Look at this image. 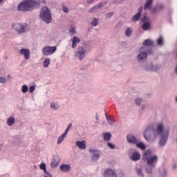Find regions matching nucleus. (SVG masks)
I'll return each instance as SVG.
<instances>
[{
    "label": "nucleus",
    "instance_id": "ea45409f",
    "mask_svg": "<svg viewBox=\"0 0 177 177\" xmlns=\"http://www.w3.org/2000/svg\"><path fill=\"white\" fill-rule=\"evenodd\" d=\"M72 127H73V123H69L64 133L67 135V133H68V131H70V129H71Z\"/></svg>",
    "mask_w": 177,
    "mask_h": 177
},
{
    "label": "nucleus",
    "instance_id": "bf43d9fd",
    "mask_svg": "<svg viewBox=\"0 0 177 177\" xmlns=\"http://www.w3.org/2000/svg\"><path fill=\"white\" fill-rule=\"evenodd\" d=\"M124 173H120V174L119 176H120V177H124Z\"/></svg>",
    "mask_w": 177,
    "mask_h": 177
},
{
    "label": "nucleus",
    "instance_id": "58836bf2",
    "mask_svg": "<svg viewBox=\"0 0 177 177\" xmlns=\"http://www.w3.org/2000/svg\"><path fill=\"white\" fill-rule=\"evenodd\" d=\"M143 102V100L142 98H136L135 100V103L137 106H140Z\"/></svg>",
    "mask_w": 177,
    "mask_h": 177
},
{
    "label": "nucleus",
    "instance_id": "c03bdc74",
    "mask_svg": "<svg viewBox=\"0 0 177 177\" xmlns=\"http://www.w3.org/2000/svg\"><path fill=\"white\" fill-rule=\"evenodd\" d=\"M107 146H109V147L111 148L112 150H114V149H115V145H114L111 142H107Z\"/></svg>",
    "mask_w": 177,
    "mask_h": 177
},
{
    "label": "nucleus",
    "instance_id": "5fc2aeb1",
    "mask_svg": "<svg viewBox=\"0 0 177 177\" xmlns=\"http://www.w3.org/2000/svg\"><path fill=\"white\" fill-rule=\"evenodd\" d=\"M163 6L162 5H161L160 6H156V10H158V9H162Z\"/></svg>",
    "mask_w": 177,
    "mask_h": 177
},
{
    "label": "nucleus",
    "instance_id": "cd10ccee",
    "mask_svg": "<svg viewBox=\"0 0 177 177\" xmlns=\"http://www.w3.org/2000/svg\"><path fill=\"white\" fill-rule=\"evenodd\" d=\"M66 136H67V134H65V133L61 135V136H59L57 140V145H60L64 140V138Z\"/></svg>",
    "mask_w": 177,
    "mask_h": 177
},
{
    "label": "nucleus",
    "instance_id": "864d4df0",
    "mask_svg": "<svg viewBox=\"0 0 177 177\" xmlns=\"http://www.w3.org/2000/svg\"><path fill=\"white\" fill-rule=\"evenodd\" d=\"M141 21L142 23H145V21H146V15H144L142 17H141Z\"/></svg>",
    "mask_w": 177,
    "mask_h": 177
},
{
    "label": "nucleus",
    "instance_id": "39448f33",
    "mask_svg": "<svg viewBox=\"0 0 177 177\" xmlns=\"http://www.w3.org/2000/svg\"><path fill=\"white\" fill-rule=\"evenodd\" d=\"M12 28L17 32V34H24V32L30 31V27H28L27 23L14 24H12Z\"/></svg>",
    "mask_w": 177,
    "mask_h": 177
},
{
    "label": "nucleus",
    "instance_id": "423d86ee",
    "mask_svg": "<svg viewBox=\"0 0 177 177\" xmlns=\"http://www.w3.org/2000/svg\"><path fill=\"white\" fill-rule=\"evenodd\" d=\"M25 2L26 3V6L29 12L34 10L35 8H39L41 5V0H25Z\"/></svg>",
    "mask_w": 177,
    "mask_h": 177
},
{
    "label": "nucleus",
    "instance_id": "5701e85b",
    "mask_svg": "<svg viewBox=\"0 0 177 177\" xmlns=\"http://www.w3.org/2000/svg\"><path fill=\"white\" fill-rule=\"evenodd\" d=\"M131 159L133 161H138L140 160V153H139V152H133L132 153Z\"/></svg>",
    "mask_w": 177,
    "mask_h": 177
},
{
    "label": "nucleus",
    "instance_id": "6e6552de",
    "mask_svg": "<svg viewBox=\"0 0 177 177\" xmlns=\"http://www.w3.org/2000/svg\"><path fill=\"white\" fill-rule=\"evenodd\" d=\"M75 56L79 59V60H84L86 56V50L81 46L77 47V50L75 53Z\"/></svg>",
    "mask_w": 177,
    "mask_h": 177
},
{
    "label": "nucleus",
    "instance_id": "20e7f679",
    "mask_svg": "<svg viewBox=\"0 0 177 177\" xmlns=\"http://www.w3.org/2000/svg\"><path fill=\"white\" fill-rule=\"evenodd\" d=\"M151 55H153V50L151 48L141 47L137 55V60L138 62H143V60H146V59H147V56Z\"/></svg>",
    "mask_w": 177,
    "mask_h": 177
},
{
    "label": "nucleus",
    "instance_id": "774afa93",
    "mask_svg": "<svg viewBox=\"0 0 177 177\" xmlns=\"http://www.w3.org/2000/svg\"><path fill=\"white\" fill-rule=\"evenodd\" d=\"M176 102H177V97H176Z\"/></svg>",
    "mask_w": 177,
    "mask_h": 177
},
{
    "label": "nucleus",
    "instance_id": "69168bd1",
    "mask_svg": "<svg viewBox=\"0 0 177 177\" xmlns=\"http://www.w3.org/2000/svg\"><path fill=\"white\" fill-rule=\"evenodd\" d=\"M176 167H177V165H174V169H175V168H176Z\"/></svg>",
    "mask_w": 177,
    "mask_h": 177
},
{
    "label": "nucleus",
    "instance_id": "9b49d317",
    "mask_svg": "<svg viewBox=\"0 0 177 177\" xmlns=\"http://www.w3.org/2000/svg\"><path fill=\"white\" fill-rule=\"evenodd\" d=\"M153 2H154V0H147L144 6V10L154 12L156 8H151L153 7Z\"/></svg>",
    "mask_w": 177,
    "mask_h": 177
},
{
    "label": "nucleus",
    "instance_id": "393cba45",
    "mask_svg": "<svg viewBox=\"0 0 177 177\" xmlns=\"http://www.w3.org/2000/svg\"><path fill=\"white\" fill-rule=\"evenodd\" d=\"M144 70L146 71H153L154 70V64L151 62L149 65L144 66Z\"/></svg>",
    "mask_w": 177,
    "mask_h": 177
},
{
    "label": "nucleus",
    "instance_id": "052dcab7",
    "mask_svg": "<svg viewBox=\"0 0 177 177\" xmlns=\"http://www.w3.org/2000/svg\"><path fill=\"white\" fill-rule=\"evenodd\" d=\"M42 2H43L44 3H46V0H42Z\"/></svg>",
    "mask_w": 177,
    "mask_h": 177
},
{
    "label": "nucleus",
    "instance_id": "f3484780",
    "mask_svg": "<svg viewBox=\"0 0 177 177\" xmlns=\"http://www.w3.org/2000/svg\"><path fill=\"white\" fill-rule=\"evenodd\" d=\"M151 156H153V152L151 151V150L148 149L144 152L142 156V160L144 161H146L147 160H149V158H151V157H153Z\"/></svg>",
    "mask_w": 177,
    "mask_h": 177
},
{
    "label": "nucleus",
    "instance_id": "72a5a7b5",
    "mask_svg": "<svg viewBox=\"0 0 177 177\" xmlns=\"http://www.w3.org/2000/svg\"><path fill=\"white\" fill-rule=\"evenodd\" d=\"M49 64H50V59L47 58L44 61L43 66L45 68H48V67H49Z\"/></svg>",
    "mask_w": 177,
    "mask_h": 177
},
{
    "label": "nucleus",
    "instance_id": "09e8293b",
    "mask_svg": "<svg viewBox=\"0 0 177 177\" xmlns=\"http://www.w3.org/2000/svg\"><path fill=\"white\" fill-rule=\"evenodd\" d=\"M160 175H161L162 177L167 176V171L163 170V172H160Z\"/></svg>",
    "mask_w": 177,
    "mask_h": 177
},
{
    "label": "nucleus",
    "instance_id": "2eb2a0df",
    "mask_svg": "<svg viewBox=\"0 0 177 177\" xmlns=\"http://www.w3.org/2000/svg\"><path fill=\"white\" fill-rule=\"evenodd\" d=\"M142 45V47L145 48V49H147V47L153 48V46H154V41L150 39H147L144 41Z\"/></svg>",
    "mask_w": 177,
    "mask_h": 177
},
{
    "label": "nucleus",
    "instance_id": "4be33fe9",
    "mask_svg": "<svg viewBox=\"0 0 177 177\" xmlns=\"http://www.w3.org/2000/svg\"><path fill=\"white\" fill-rule=\"evenodd\" d=\"M15 116L11 115L7 118V125L8 127H13V125H15Z\"/></svg>",
    "mask_w": 177,
    "mask_h": 177
},
{
    "label": "nucleus",
    "instance_id": "a18cd8bd",
    "mask_svg": "<svg viewBox=\"0 0 177 177\" xmlns=\"http://www.w3.org/2000/svg\"><path fill=\"white\" fill-rule=\"evenodd\" d=\"M0 84H6V78L0 77Z\"/></svg>",
    "mask_w": 177,
    "mask_h": 177
},
{
    "label": "nucleus",
    "instance_id": "603ef678",
    "mask_svg": "<svg viewBox=\"0 0 177 177\" xmlns=\"http://www.w3.org/2000/svg\"><path fill=\"white\" fill-rule=\"evenodd\" d=\"M142 12H143V7H140L138 8V13H140V15Z\"/></svg>",
    "mask_w": 177,
    "mask_h": 177
},
{
    "label": "nucleus",
    "instance_id": "3c124183",
    "mask_svg": "<svg viewBox=\"0 0 177 177\" xmlns=\"http://www.w3.org/2000/svg\"><path fill=\"white\" fill-rule=\"evenodd\" d=\"M146 107H147V106L145 104H142L141 106V110H146Z\"/></svg>",
    "mask_w": 177,
    "mask_h": 177
},
{
    "label": "nucleus",
    "instance_id": "412c9836",
    "mask_svg": "<svg viewBox=\"0 0 177 177\" xmlns=\"http://www.w3.org/2000/svg\"><path fill=\"white\" fill-rule=\"evenodd\" d=\"M76 146L81 150H85L86 149V142L85 140L76 142Z\"/></svg>",
    "mask_w": 177,
    "mask_h": 177
},
{
    "label": "nucleus",
    "instance_id": "c9c22d12",
    "mask_svg": "<svg viewBox=\"0 0 177 177\" xmlns=\"http://www.w3.org/2000/svg\"><path fill=\"white\" fill-rule=\"evenodd\" d=\"M136 146L137 147H138V149H140L141 150H146V146L145 145V144H143V142H137Z\"/></svg>",
    "mask_w": 177,
    "mask_h": 177
},
{
    "label": "nucleus",
    "instance_id": "79ce46f5",
    "mask_svg": "<svg viewBox=\"0 0 177 177\" xmlns=\"http://www.w3.org/2000/svg\"><path fill=\"white\" fill-rule=\"evenodd\" d=\"M77 30L74 28L69 29V34L71 36L75 35Z\"/></svg>",
    "mask_w": 177,
    "mask_h": 177
},
{
    "label": "nucleus",
    "instance_id": "e433bc0d",
    "mask_svg": "<svg viewBox=\"0 0 177 177\" xmlns=\"http://www.w3.org/2000/svg\"><path fill=\"white\" fill-rule=\"evenodd\" d=\"M21 91L22 93H27V92H28V86L24 84L21 87Z\"/></svg>",
    "mask_w": 177,
    "mask_h": 177
},
{
    "label": "nucleus",
    "instance_id": "ddd939ff",
    "mask_svg": "<svg viewBox=\"0 0 177 177\" xmlns=\"http://www.w3.org/2000/svg\"><path fill=\"white\" fill-rule=\"evenodd\" d=\"M17 10H19V12H29L28 7H27V3H26V0L23 1L18 5Z\"/></svg>",
    "mask_w": 177,
    "mask_h": 177
},
{
    "label": "nucleus",
    "instance_id": "aec40b11",
    "mask_svg": "<svg viewBox=\"0 0 177 177\" xmlns=\"http://www.w3.org/2000/svg\"><path fill=\"white\" fill-rule=\"evenodd\" d=\"M81 42V39L77 37L74 36L72 39V49H75L77 48V44H80Z\"/></svg>",
    "mask_w": 177,
    "mask_h": 177
},
{
    "label": "nucleus",
    "instance_id": "37998d69",
    "mask_svg": "<svg viewBox=\"0 0 177 177\" xmlns=\"http://www.w3.org/2000/svg\"><path fill=\"white\" fill-rule=\"evenodd\" d=\"M113 15H114V12H111L106 15V19H111V17H113Z\"/></svg>",
    "mask_w": 177,
    "mask_h": 177
},
{
    "label": "nucleus",
    "instance_id": "6ab92c4d",
    "mask_svg": "<svg viewBox=\"0 0 177 177\" xmlns=\"http://www.w3.org/2000/svg\"><path fill=\"white\" fill-rule=\"evenodd\" d=\"M59 169L62 172H70L71 171V166L67 164H62L59 166Z\"/></svg>",
    "mask_w": 177,
    "mask_h": 177
},
{
    "label": "nucleus",
    "instance_id": "de8ad7c7",
    "mask_svg": "<svg viewBox=\"0 0 177 177\" xmlns=\"http://www.w3.org/2000/svg\"><path fill=\"white\" fill-rule=\"evenodd\" d=\"M34 91H35V86H30L29 87L30 93H32V92H34Z\"/></svg>",
    "mask_w": 177,
    "mask_h": 177
},
{
    "label": "nucleus",
    "instance_id": "f8f14e48",
    "mask_svg": "<svg viewBox=\"0 0 177 177\" xmlns=\"http://www.w3.org/2000/svg\"><path fill=\"white\" fill-rule=\"evenodd\" d=\"M104 3L103 2H100L98 4L94 6L93 8H90L88 12L89 13H95V12H97L99 9H102V8H104Z\"/></svg>",
    "mask_w": 177,
    "mask_h": 177
},
{
    "label": "nucleus",
    "instance_id": "8fccbe9b",
    "mask_svg": "<svg viewBox=\"0 0 177 177\" xmlns=\"http://www.w3.org/2000/svg\"><path fill=\"white\" fill-rule=\"evenodd\" d=\"M62 10H63V12H64V13H67L68 12V8L64 6L62 8Z\"/></svg>",
    "mask_w": 177,
    "mask_h": 177
},
{
    "label": "nucleus",
    "instance_id": "4468645a",
    "mask_svg": "<svg viewBox=\"0 0 177 177\" xmlns=\"http://www.w3.org/2000/svg\"><path fill=\"white\" fill-rule=\"evenodd\" d=\"M127 140L130 145H136L138 143V139L133 134H128L127 136Z\"/></svg>",
    "mask_w": 177,
    "mask_h": 177
},
{
    "label": "nucleus",
    "instance_id": "f704fd0d",
    "mask_svg": "<svg viewBox=\"0 0 177 177\" xmlns=\"http://www.w3.org/2000/svg\"><path fill=\"white\" fill-rule=\"evenodd\" d=\"M142 28L144 31H147V30H149L150 28V24H149V22H146L142 26Z\"/></svg>",
    "mask_w": 177,
    "mask_h": 177
},
{
    "label": "nucleus",
    "instance_id": "49530a36",
    "mask_svg": "<svg viewBox=\"0 0 177 177\" xmlns=\"http://www.w3.org/2000/svg\"><path fill=\"white\" fill-rule=\"evenodd\" d=\"M39 168L41 170H44L46 168V165L44 162H42L39 165Z\"/></svg>",
    "mask_w": 177,
    "mask_h": 177
},
{
    "label": "nucleus",
    "instance_id": "0eeeda50",
    "mask_svg": "<svg viewBox=\"0 0 177 177\" xmlns=\"http://www.w3.org/2000/svg\"><path fill=\"white\" fill-rule=\"evenodd\" d=\"M56 50H57L56 46H46L42 48L41 52L44 56H51Z\"/></svg>",
    "mask_w": 177,
    "mask_h": 177
},
{
    "label": "nucleus",
    "instance_id": "c756f323",
    "mask_svg": "<svg viewBox=\"0 0 177 177\" xmlns=\"http://www.w3.org/2000/svg\"><path fill=\"white\" fill-rule=\"evenodd\" d=\"M50 109H53V110H58L59 107L60 106L59 105V103L57 102H52L50 105Z\"/></svg>",
    "mask_w": 177,
    "mask_h": 177
},
{
    "label": "nucleus",
    "instance_id": "7ed1b4c3",
    "mask_svg": "<svg viewBox=\"0 0 177 177\" xmlns=\"http://www.w3.org/2000/svg\"><path fill=\"white\" fill-rule=\"evenodd\" d=\"M39 17L42 21H44L46 24L52 23V15H50V10H49L48 7L41 8Z\"/></svg>",
    "mask_w": 177,
    "mask_h": 177
},
{
    "label": "nucleus",
    "instance_id": "bb28decb",
    "mask_svg": "<svg viewBox=\"0 0 177 177\" xmlns=\"http://www.w3.org/2000/svg\"><path fill=\"white\" fill-rule=\"evenodd\" d=\"M146 161H147L148 165H153L156 162V156H153L152 157L147 159Z\"/></svg>",
    "mask_w": 177,
    "mask_h": 177
},
{
    "label": "nucleus",
    "instance_id": "dca6fc26",
    "mask_svg": "<svg viewBox=\"0 0 177 177\" xmlns=\"http://www.w3.org/2000/svg\"><path fill=\"white\" fill-rule=\"evenodd\" d=\"M60 162V158L59 156H55L50 163L51 168H56Z\"/></svg>",
    "mask_w": 177,
    "mask_h": 177
},
{
    "label": "nucleus",
    "instance_id": "13d9d810",
    "mask_svg": "<svg viewBox=\"0 0 177 177\" xmlns=\"http://www.w3.org/2000/svg\"><path fill=\"white\" fill-rule=\"evenodd\" d=\"M44 177H52V174H46Z\"/></svg>",
    "mask_w": 177,
    "mask_h": 177
},
{
    "label": "nucleus",
    "instance_id": "a211bd4d",
    "mask_svg": "<svg viewBox=\"0 0 177 177\" xmlns=\"http://www.w3.org/2000/svg\"><path fill=\"white\" fill-rule=\"evenodd\" d=\"M104 177H117V174L114 170L108 169L104 172Z\"/></svg>",
    "mask_w": 177,
    "mask_h": 177
},
{
    "label": "nucleus",
    "instance_id": "0e129e2a",
    "mask_svg": "<svg viewBox=\"0 0 177 177\" xmlns=\"http://www.w3.org/2000/svg\"><path fill=\"white\" fill-rule=\"evenodd\" d=\"M2 2H3V0H0V5L2 3Z\"/></svg>",
    "mask_w": 177,
    "mask_h": 177
},
{
    "label": "nucleus",
    "instance_id": "6e6d98bb",
    "mask_svg": "<svg viewBox=\"0 0 177 177\" xmlns=\"http://www.w3.org/2000/svg\"><path fill=\"white\" fill-rule=\"evenodd\" d=\"M44 174H46V175H49L50 174L49 172H48V171H46V168L45 169H43Z\"/></svg>",
    "mask_w": 177,
    "mask_h": 177
},
{
    "label": "nucleus",
    "instance_id": "a878e982",
    "mask_svg": "<svg viewBox=\"0 0 177 177\" xmlns=\"http://www.w3.org/2000/svg\"><path fill=\"white\" fill-rule=\"evenodd\" d=\"M154 169V165H148L146 167V172L149 175H151L153 174V169Z\"/></svg>",
    "mask_w": 177,
    "mask_h": 177
},
{
    "label": "nucleus",
    "instance_id": "f257e3e1",
    "mask_svg": "<svg viewBox=\"0 0 177 177\" xmlns=\"http://www.w3.org/2000/svg\"><path fill=\"white\" fill-rule=\"evenodd\" d=\"M143 136L147 142H153L156 139V123H150L147 126Z\"/></svg>",
    "mask_w": 177,
    "mask_h": 177
},
{
    "label": "nucleus",
    "instance_id": "f03ea898",
    "mask_svg": "<svg viewBox=\"0 0 177 177\" xmlns=\"http://www.w3.org/2000/svg\"><path fill=\"white\" fill-rule=\"evenodd\" d=\"M156 133L158 135H161L162 138L160 140V145L164 146L168 140V131H164V125L162 124H159L156 129Z\"/></svg>",
    "mask_w": 177,
    "mask_h": 177
},
{
    "label": "nucleus",
    "instance_id": "b1692460",
    "mask_svg": "<svg viewBox=\"0 0 177 177\" xmlns=\"http://www.w3.org/2000/svg\"><path fill=\"white\" fill-rule=\"evenodd\" d=\"M103 139L105 142L110 141V139H111V133L110 132H105L103 133Z\"/></svg>",
    "mask_w": 177,
    "mask_h": 177
},
{
    "label": "nucleus",
    "instance_id": "e2e57ef3",
    "mask_svg": "<svg viewBox=\"0 0 177 177\" xmlns=\"http://www.w3.org/2000/svg\"><path fill=\"white\" fill-rule=\"evenodd\" d=\"M97 121H99V117L96 116Z\"/></svg>",
    "mask_w": 177,
    "mask_h": 177
},
{
    "label": "nucleus",
    "instance_id": "a19ab883",
    "mask_svg": "<svg viewBox=\"0 0 177 177\" xmlns=\"http://www.w3.org/2000/svg\"><path fill=\"white\" fill-rule=\"evenodd\" d=\"M136 174L140 177H144L145 175L143 174V171L141 170V169H136Z\"/></svg>",
    "mask_w": 177,
    "mask_h": 177
},
{
    "label": "nucleus",
    "instance_id": "4d7b16f0",
    "mask_svg": "<svg viewBox=\"0 0 177 177\" xmlns=\"http://www.w3.org/2000/svg\"><path fill=\"white\" fill-rule=\"evenodd\" d=\"M93 1H95V0H88L87 3H89V4L93 3Z\"/></svg>",
    "mask_w": 177,
    "mask_h": 177
},
{
    "label": "nucleus",
    "instance_id": "2f4dec72",
    "mask_svg": "<svg viewBox=\"0 0 177 177\" xmlns=\"http://www.w3.org/2000/svg\"><path fill=\"white\" fill-rule=\"evenodd\" d=\"M157 45H158V46H164V39L162 38V37H160L157 39Z\"/></svg>",
    "mask_w": 177,
    "mask_h": 177
},
{
    "label": "nucleus",
    "instance_id": "4c0bfd02",
    "mask_svg": "<svg viewBox=\"0 0 177 177\" xmlns=\"http://www.w3.org/2000/svg\"><path fill=\"white\" fill-rule=\"evenodd\" d=\"M139 19H140V13H137L136 15H135L133 17H132V21H138V20H139Z\"/></svg>",
    "mask_w": 177,
    "mask_h": 177
},
{
    "label": "nucleus",
    "instance_id": "338daca9",
    "mask_svg": "<svg viewBox=\"0 0 177 177\" xmlns=\"http://www.w3.org/2000/svg\"><path fill=\"white\" fill-rule=\"evenodd\" d=\"M10 75H8V77L10 78Z\"/></svg>",
    "mask_w": 177,
    "mask_h": 177
},
{
    "label": "nucleus",
    "instance_id": "473e14b6",
    "mask_svg": "<svg viewBox=\"0 0 177 177\" xmlns=\"http://www.w3.org/2000/svg\"><path fill=\"white\" fill-rule=\"evenodd\" d=\"M125 35L128 37H131L132 35V28H127L125 30Z\"/></svg>",
    "mask_w": 177,
    "mask_h": 177
},
{
    "label": "nucleus",
    "instance_id": "1a4fd4ad",
    "mask_svg": "<svg viewBox=\"0 0 177 177\" xmlns=\"http://www.w3.org/2000/svg\"><path fill=\"white\" fill-rule=\"evenodd\" d=\"M89 151L91 152V154L92 161L96 162L97 160H99L100 157V151L96 149H89Z\"/></svg>",
    "mask_w": 177,
    "mask_h": 177
},
{
    "label": "nucleus",
    "instance_id": "680f3d73",
    "mask_svg": "<svg viewBox=\"0 0 177 177\" xmlns=\"http://www.w3.org/2000/svg\"><path fill=\"white\" fill-rule=\"evenodd\" d=\"M105 117H106V119H107V117H109V116L107 115V113H105Z\"/></svg>",
    "mask_w": 177,
    "mask_h": 177
},
{
    "label": "nucleus",
    "instance_id": "7c9ffc66",
    "mask_svg": "<svg viewBox=\"0 0 177 177\" xmlns=\"http://www.w3.org/2000/svg\"><path fill=\"white\" fill-rule=\"evenodd\" d=\"M91 24L93 27L97 26V24H99V19H97V18H93L91 21Z\"/></svg>",
    "mask_w": 177,
    "mask_h": 177
},
{
    "label": "nucleus",
    "instance_id": "9d476101",
    "mask_svg": "<svg viewBox=\"0 0 177 177\" xmlns=\"http://www.w3.org/2000/svg\"><path fill=\"white\" fill-rule=\"evenodd\" d=\"M19 54L21 56H24L26 60H29L30 57H31L30 52L28 48H21L19 50Z\"/></svg>",
    "mask_w": 177,
    "mask_h": 177
},
{
    "label": "nucleus",
    "instance_id": "c85d7f7f",
    "mask_svg": "<svg viewBox=\"0 0 177 177\" xmlns=\"http://www.w3.org/2000/svg\"><path fill=\"white\" fill-rule=\"evenodd\" d=\"M106 121L109 125H114V122H115L114 120V117L111 116H106Z\"/></svg>",
    "mask_w": 177,
    "mask_h": 177
}]
</instances>
